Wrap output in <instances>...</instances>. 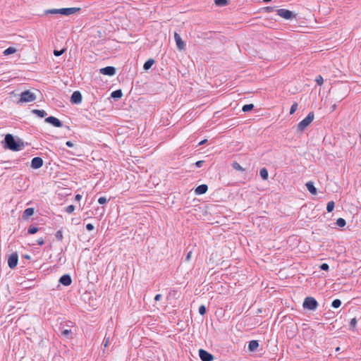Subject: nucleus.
Masks as SVG:
<instances>
[{
	"label": "nucleus",
	"mask_w": 361,
	"mask_h": 361,
	"mask_svg": "<svg viewBox=\"0 0 361 361\" xmlns=\"http://www.w3.org/2000/svg\"><path fill=\"white\" fill-rule=\"evenodd\" d=\"M1 143L4 149H9L13 152L22 150L25 147V142L20 138H16L14 135L10 133L5 135Z\"/></svg>",
	"instance_id": "f257e3e1"
},
{
	"label": "nucleus",
	"mask_w": 361,
	"mask_h": 361,
	"mask_svg": "<svg viewBox=\"0 0 361 361\" xmlns=\"http://www.w3.org/2000/svg\"><path fill=\"white\" fill-rule=\"evenodd\" d=\"M80 8H52L48 9L44 11L45 14H61L63 16H70L79 11Z\"/></svg>",
	"instance_id": "f03ea898"
},
{
	"label": "nucleus",
	"mask_w": 361,
	"mask_h": 361,
	"mask_svg": "<svg viewBox=\"0 0 361 361\" xmlns=\"http://www.w3.org/2000/svg\"><path fill=\"white\" fill-rule=\"evenodd\" d=\"M314 118V114L313 111H310L307 116L302 119L298 124L297 127L298 131L302 132L304 131L310 124L313 121Z\"/></svg>",
	"instance_id": "7ed1b4c3"
},
{
	"label": "nucleus",
	"mask_w": 361,
	"mask_h": 361,
	"mask_svg": "<svg viewBox=\"0 0 361 361\" xmlns=\"http://www.w3.org/2000/svg\"><path fill=\"white\" fill-rule=\"evenodd\" d=\"M37 97L35 93L27 90L21 92L20 94V99L17 102V104H23L27 102H31L36 99Z\"/></svg>",
	"instance_id": "20e7f679"
},
{
	"label": "nucleus",
	"mask_w": 361,
	"mask_h": 361,
	"mask_svg": "<svg viewBox=\"0 0 361 361\" xmlns=\"http://www.w3.org/2000/svg\"><path fill=\"white\" fill-rule=\"evenodd\" d=\"M302 306L305 310H315L318 307V302L314 298L307 297L303 301Z\"/></svg>",
	"instance_id": "39448f33"
},
{
	"label": "nucleus",
	"mask_w": 361,
	"mask_h": 361,
	"mask_svg": "<svg viewBox=\"0 0 361 361\" xmlns=\"http://www.w3.org/2000/svg\"><path fill=\"white\" fill-rule=\"evenodd\" d=\"M276 12L280 17L286 20H290L295 18V14H294L293 12L285 8L277 9Z\"/></svg>",
	"instance_id": "423d86ee"
},
{
	"label": "nucleus",
	"mask_w": 361,
	"mask_h": 361,
	"mask_svg": "<svg viewBox=\"0 0 361 361\" xmlns=\"http://www.w3.org/2000/svg\"><path fill=\"white\" fill-rule=\"evenodd\" d=\"M18 262V255L17 252L12 253L8 259V265L10 269L16 267Z\"/></svg>",
	"instance_id": "0eeeda50"
},
{
	"label": "nucleus",
	"mask_w": 361,
	"mask_h": 361,
	"mask_svg": "<svg viewBox=\"0 0 361 361\" xmlns=\"http://www.w3.org/2000/svg\"><path fill=\"white\" fill-rule=\"evenodd\" d=\"M199 356L202 361H212L214 355L204 349L199 350Z\"/></svg>",
	"instance_id": "6e6552de"
},
{
	"label": "nucleus",
	"mask_w": 361,
	"mask_h": 361,
	"mask_svg": "<svg viewBox=\"0 0 361 361\" xmlns=\"http://www.w3.org/2000/svg\"><path fill=\"white\" fill-rule=\"evenodd\" d=\"M45 122H47L56 128H61L63 126V123L59 118H57L54 116H52L47 117L45 118Z\"/></svg>",
	"instance_id": "1a4fd4ad"
},
{
	"label": "nucleus",
	"mask_w": 361,
	"mask_h": 361,
	"mask_svg": "<svg viewBox=\"0 0 361 361\" xmlns=\"http://www.w3.org/2000/svg\"><path fill=\"white\" fill-rule=\"evenodd\" d=\"M82 96L80 91H74L71 97V102L73 104H79L82 102Z\"/></svg>",
	"instance_id": "9d476101"
},
{
	"label": "nucleus",
	"mask_w": 361,
	"mask_h": 361,
	"mask_svg": "<svg viewBox=\"0 0 361 361\" xmlns=\"http://www.w3.org/2000/svg\"><path fill=\"white\" fill-rule=\"evenodd\" d=\"M116 69L114 66H106L99 70V73L104 75L113 76L116 74Z\"/></svg>",
	"instance_id": "9b49d317"
},
{
	"label": "nucleus",
	"mask_w": 361,
	"mask_h": 361,
	"mask_svg": "<svg viewBox=\"0 0 361 361\" xmlns=\"http://www.w3.org/2000/svg\"><path fill=\"white\" fill-rule=\"evenodd\" d=\"M44 161L41 157H34L31 161V168L38 169L43 166Z\"/></svg>",
	"instance_id": "f8f14e48"
},
{
	"label": "nucleus",
	"mask_w": 361,
	"mask_h": 361,
	"mask_svg": "<svg viewBox=\"0 0 361 361\" xmlns=\"http://www.w3.org/2000/svg\"><path fill=\"white\" fill-rule=\"evenodd\" d=\"M174 39H175L178 49L183 50L185 47V44L183 42V40L182 39V38L180 37V36L177 32L174 33Z\"/></svg>",
	"instance_id": "ddd939ff"
},
{
	"label": "nucleus",
	"mask_w": 361,
	"mask_h": 361,
	"mask_svg": "<svg viewBox=\"0 0 361 361\" xmlns=\"http://www.w3.org/2000/svg\"><path fill=\"white\" fill-rule=\"evenodd\" d=\"M59 283L65 286H68L72 283L71 276L69 274H63L59 279Z\"/></svg>",
	"instance_id": "4468645a"
},
{
	"label": "nucleus",
	"mask_w": 361,
	"mask_h": 361,
	"mask_svg": "<svg viewBox=\"0 0 361 361\" xmlns=\"http://www.w3.org/2000/svg\"><path fill=\"white\" fill-rule=\"evenodd\" d=\"M207 190H208V186H207V185H206V184H202V185H198V186L195 189V195H203V194H205V193L207 192Z\"/></svg>",
	"instance_id": "2eb2a0df"
},
{
	"label": "nucleus",
	"mask_w": 361,
	"mask_h": 361,
	"mask_svg": "<svg viewBox=\"0 0 361 361\" xmlns=\"http://www.w3.org/2000/svg\"><path fill=\"white\" fill-rule=\"evenodd\" d=\"M259 347V341L257 340H252L249 342L248 350L251 352H255Z\"/></svg>",
	"instance_id": "dca6fc26"
},
{
	"label": "nucleus",
	"mask_w": 361,
	"mask_h": 361,
	"mask_svg": "<svg viewBox=\"0 0 361 361\" xmlns=\"http://www.w3.org/2000/svg\"><path fill=\"white\" fill-rule=\"evenodd\" d=\"M305 185L307 187V189L311 194H312V195L317 194V188L314 187V183L312 181L307 182Z\"/></svg>",
	"instance_id": "f3484780"
},
{
	"label": "nucleus",
	"mask_w": 361,
	"mask_h": 361,
	"mask_svg": "<svg viewBox=\"0 0 361 361\" xmlns=\"http://www.w3.org/2000/svg\"><path fill=\"white\" fill-rule=\"evenodd\" d=\"M34 212H35L34 208H32V207L27 208L23 212V219H27V218H29L30 216L33 215Z\"/></svg>",
	"instance_id": "a211bd4d"
},
{
	"label": "nucleus",
	"mask_w": 361,
	"mask_h": 361,
	"mask_svg": "<svg viewBox=\"0 0 361 361\" xmlns=\"http://www.w3.org/2000/svg\"><path fill=\"white\" fill-rule=\"evenodd\" d=\"M123 96V92L121 91V90H116L115 91H113L111 94V97L114 99H121Z\"/></svg>",
	"instance_id": "6ab92c4d"
},
{
	"label": "nucleus",
	"mask_w": 361,
	"mask_h": 361,
	"mask_svg": "<svg viewBox=\"0 0 361 361\" xmlns=\"http://www.w3.org/2000/svg\"><path fill=\"white\" fill-rule=\"evenodd\" d=\"M32 113L40 118H44L47 115V112L42 109H33L32 110Z\"/></svg>",
	"instance_id": "aec40b11"
},
{
	"label": "nucleus",
	"mask_w": 361,
	"mask_h": 361,
	"mask_svg": "<svg viewBox=\"0 0 361 361\" xmlns=\"http://www.w3.org/2000/svg\"><path fill=\"white\" fill-rule=\"evenodd\" d=\"M155 63V61L152 59H149L147 61H146L143 65V68L145 71H147L151 68L152 65Z\"/></svg>",
	"instance_id": "412c9836"
},
{
	"label": "nucleus",
	"mask_w": 361,
	"mask_h": 361,
	"mask_svg": "<svg viewBox=\"0 0 361 361\" xmlns=\"http://www.w3.org/2000/svg\"><path fill=\"white\" fill-rule=\"evenodd\" d=\"M259 174L262 180H266L268 179L269 173L266 168H262L260 169Z\"/></svg>",
	"instance_id": "4be33fe9"
},
{
	"label": "nucleus",
	"mask_w": 361,
	"mask_h": 361,
	"mask_svg": "<svg viewBox=\"0 0 361 361\" xmlns=\"http://www.w3.org/2000/svg\"><path fill=\"white\" fill-rule=\"evenodd\" d=\"M16 52V49L13 47H9L8 48H7L6 49H5L3 52L4 55L5 56H8V55H10L11 54H14Z\"/></svg>",
	"instance_id": "5701e85b"
},
{
	"label": "nucleus",
	"mask_w": 361,
	"mask_h": 361,
	"mask_svg": "<svg viewBox=\"0 0 361 361\" xmlns=\"http://www.w3.org/2000/svg\"><path fill=\"white\" fill-rule=\"evenodd\" d=\"M232 167L237 171H245V169L243 168L237 161H233L232 163Z\"/></svg>",
	"instance_id": "b1692460"
},
{
	"label": "nucleus",
	"mask_w": 361,
	"mask_h": 361,
	"mask_svg": "<svg viewBox=\"0 0 361 361\" xmlns=\"http://www.w3.org/2000/svg\"><path fill=\"white\" fill-rule=\"evenodd\" d=\"M253 108H254V104H245L243 106L242 110L244 112H247V111H250L252 110Z\"/></svg>",
	"instance_id": "393cba45"
},
{
	"label": "nucleus",
	"mask_w": 361,
	"mask_h": 361,
	"mask_svg": "<svg viewBox=\"0 0 361 361\" xmlns=\"http://www.w3.org/2000/svg\"><path fill=\"white\" fill-rule=\"evenodd\" d=\"M335 207V203L334 201H330L326 204V210L328 212H331Z\"/></svg>",
	"instance_id": "a878e982"
},
{
	"label": "nucleus",
	"mask_w": 361,
	"mask_h": 361,
	"mask_svg": "<svg viewBox=\"0 0 361 361\" xmlns=\"http://www.w3.org/2000/svg\"><path fill=\"white\" fill-rule=\"evenodd\" d=\"M214 2L218 6H225L228 4V0H214Z\"/></svg>",
	"instance_id": "bb28decb"
},
{
	"label": "nucleus",
	"mask_w": 361,
	"mask_h": 361,
	"mask_svg": "<svg viewBox=\"0 0 361 361\" xmlns=\"http://www.w3.org/2000/svg\"><path fill=\"white\" fill-rule=\"evenodd\" d=\"M341 305V301L339 299H335L331 302V307L334 308H338Z\"/></svg>",
	"instance_id": "cd10ccee"
},
{
	"label": "nucleus",
	"mask_w": 361,
	"mask_h": 361,
	"mask_svg": "<svg viewBox=\"0 0 361 361\" xmlns=\"http://www.w3.org/2000/svg\"><path fill=\"white\" fill-rule=\"evenodd\" d=\"M336 225L339 227H344L346 224V221L343 218H338L336 221Z\"/></svg>",
	"instance_id": "c85d7f7f"
},
{
	"label": "nucleus",
	"mask_w": 361,
	"mask_h": 361,
	"mask_svg": "<svg viewBox=\"0 0 361 361\" xmlns=\"http://www.w3.org/2000/svg\"><path fill=\"white\" fill-rule=\"evenodd\" d=\"M357 319L356 318H353L350 322V329L352 330V331H355V327H356V324H357Z\"/></svg>",
	"instance_id": "c756f323"
},
{
	"label": "nucleus",
	"mask_w": 361,
	"mask_h": 361,
	"mask_svg": "<svg viewBox=\"0 0 361 361\" xmlns=\"http://www.w3.org/2000/svg\"><path fill=\"white\" fill-rule=\"evenodd\" d=\"M38 231H39L38 227H36V226H30L28 228L27 233H28L29 234H35V233H36Z\"/></svg>",
	"instance_id": "7c9ffc66"
},
{
	"label": "nucleus",
	"mask_w": 361,
	"mask_h": 361,
	"mask_svg": "<svg viewBox=\"0 0 361 361\" xmlns=\"http://www.w3.org/2000/svg\"><path fill=\"white\" fill-rule=\"evenodd\" d=\"M298 109V103L294 102L290 109V114H293Z\"/></svg>",
	"instance_id": "2f4dec72"
},
{
	"label": "nucleus",
	"mask_w": 361,
	"mask_h": 361,
	"mask_svg": "<svg viewBox=\"0 0 361 361\" xmlns=\"http://www.w3.org/2000/svg\"><path fill=\"white\" fill-rule=\"evenodd\" d=\"M66 49H65V48H64V49H61V50H56V49H55V50L54 51V56H60L61 55H62V54L66 51Z\"/></svg>",
	"instance_id": "473e14b6"
},
{
	"label": "nucleus",
	"mask_w": 361,
	"mask_h": 361,
	"mask_svg": "<svg viewBox=\"0 0 361 361\" xmlns=\"http://www.w3.org/2000/svg\"><path fill=\"white\" fill-rule=\"evenodd\" d=\"M315 82L318 85H322L324 82V79L322 75H319L315 78Z\"/></svg>",
	"instance_id": "72a5a7b5"
},
{
	"label": "nucleus",
	"mask_w": 361,
	"mask_h": 361,
	"mask_svg": "<svg viewBox=\"0 0 361 361\" xmlns=\"http://www.w3.org/2000/svg\"><path fill=\"white\" fill-rule=\"evenodd\" d=\"M55 237L56 238L59 240V241H61L63 239V233H62V231L61 230H59L56 234H55Z\"/></svg>",
	"instance_id": "f704fd0d"
},
{
	"label": "nucleus",
	"mask_w": 361,
	"mask_h": 361,
	"mask_svg": "<svg viewBox=\"0 0 361 361\" xmlns=\"http://www.w3.org/2000/svg\"><path fill=\"white\" fill-rule=\"evenodd\" d=\"M72 334V331L71 329H64V330H62L61 331V334L66 337V338H68L69 336Z\"/></svg>",
	"instance_id": "c9c22d12"
},
{
	"label": "nucleus",
	"mask_w": 361,
	"mask_h": 361,
	"mask_svg": "<svg viewBox=\"0 0 361 361\" xmlns=\"http://www.w3.org/2000/svg\"><path fill=\"white\" fill-rule=\"evenodd\" d=\"M207 312V308L204 305H200V307H199V313L201 314V315H204Z\"/></svg>",
	"instance_id": "e433bc0d"
},
{
	"label": "nucleus",
	"mask_w": 361,
	"mask_h": 361,
	"mask_svg": "<svg viewBox=\"0 0 361 361\" xmlns=\"http://www.w3.org/2000/svg\"><path fill=\"white\" fill-rule=\"evenodd\" d=\"M107 201H108V200L106 199V197H100L98 199V203L100 204H104L106 203Z\"/></svg>",
	"instance_id": "4c0bfd02"
},
{
	"label": "nucleus",
	"mask_w": 361,
	"mask_h": 361,
	"mask_svg": "<svg viewBox=\"0 0 361 361\" xmlns=\"http://www.w3.org/2000/svg\"><path fill=\"white\" fill-rule=\"evenodd\" d=\"M75 210V206L71 204V205H69L66 208V212L67 213H72L73 211Z\"/></svg>",
	"instance_id": "58836bf2"
},
{
	"label": "nucleus",
	"mask_w": 361,
	"mask_h": 361,
	"mask_svg": "<svg viewBox=\"0 0 361 361\" xmlns=\"http://www.w3.org/2000/svg\"><path fill=\"white\" fill-rule=\"evenodd\" d=\"M319 268L322 271H328L329 269V266L326 263H323L320 265Z\"/></svg>",
	"instance_id": "ea45409f"
},
{
	"label": "nucleus",
	"mask_w": 361,
	"mask_h": 361,
	"mask_svg": "<svg viewBox=\"0 0 361 361\" xmlns=\"http://www.w3.org/2000/svg\"><path fill=\"white\" fill-rule=\"evenodd\" d=\"M275 6H267V7H265L264 9L267 12H273L274 10H275Z\"/></svg>",
	"instance_id": "a19ab883"
},
{
	"label": "nucleus",
	"mask_w": 361,
	"mask_h": 361,
	"mask_svg": "<svg viewBox=\"0 0 361 361\" xmlns=\"http://www.w3.org/2000/svg\"><path fill=\"white\" fill-rule=\"evenodd\" d=\"M191 256H192V251H189L185 256V261L189 262L191 259Z\"/></svg>",
	"instance_id": "79ce46f5"
},
{
	"label": "nucleus",
	"mask_w": 361,
	"mask_h": 361,
	"mask_svg": "<svg viewBox=\"0 0 361 361\" xmlns=\"http://www.w3.org/2000/svg\"><path fill=\"white\" fill-rule=\"evenodd\" d=\"M94 228V226L92 224H87L86 225V229L87 231H92Z\"/></svg>",
	"instance_id": "37998d69"
},
{
	"label": "nucleus",
	"mask_w": 361,
	"mask_h": 361,
	"mask_svg": "<svg viewBox=\"0 0 361 361\" xmlns=\"http://www.w3.org/2000/svg\"><path fill=\"white\" fill-rule=\"evenodd\" d=\"M37 243L39 245H43L44 244V240L42 238H40L37 240Z\"/></svg>",
	"instance_id": "c03bdc74"
},
{
	"label": "nucleus",
	"mask_w": 361,
	"mask_h": 361,
	"mask_svg": "<svg viewBox=\"0 0 361 361\" xmlns=\"http://www.w3.org/2000/svg\"><path fill=\"white\" fill-rule=\"evenodd\" d=\"M204 162V161H203V160L197 161V162H195V166L197 167L200 168L202 166Z\"/></svg>",
	"instance_id": "a18cd8bd"
},
{
	"label": "nucleus",
	"mask_w": 361,
	"mask_h": 361,
	"mask_svg": "<svg viewBox=\"0 0 361 361\" xmlns=\"http://www.w3.org/2000/svg\"><path fill=\"white\" fill-rule=\"evenodd\" d=\"M162 298V295L161 294H157L154 297L155 301H159Z\"/></svg>",
	"instance_id": "49530a36"
},
{
	"label": "nucleus",
	"mask_w": 361,
	"mask_h": 361,
	"mask_svg": "<svg viewBox=\"0 0 361 361\" xmlns=\"http://www.w3.org/2000/svg\"><path fill=\"white\" fill-rule=\"evenodd\" d=\"M66 145L68 147H73L74 145L71 141H67L66 142Z\"/></svg>",
	"instance_id": "de8ad7c7"
},
{
	"label": "nucleus",
	"mask_w": 361,
	"mask_h": 361,
	"mask_svg": "<svg viewBox=\"0 0 361 361\" xmlns=\"http://www.w3.org/2000/svg\"><path fill=\"white\" fill-rule=\"evenodd\" d=\"M82 198V195H80V194H77L75 196V199L76 201H80Z\"/></svg>",
	"instance_id": "09e8293b"
},
{
	"label": "nucleus",
	"mask_w": 361,
	"mask_h": 361,
	"mask_svg": "<svg viewBox=\"0 0 361 361\" xmlns=\"http://www.w3.org/2000/svg\"><path fill=\"white\" fill-rule=\"evenodd\" d=\"M207 141V140H204L201 141V142L199 143V145H204Z\"/></svg>",
	"instance_id": "8fccbe9b"
},
{
	"label": "nucleus",
	"mask_w": 361,
	"mask_h": 361,
	"mask_svg": "<svg viewBox=\"0 0 361 361\" xmlns=\"http://www.w3.org/2000/svg\"><path fill=\"white\" fill-rule=\"evenodd\" d=\"M23 257H24V258H25V259H30V255H23Z\"/></svg>",
	"instance_id": "3c124183"
},
{
	"label": "nucleus",
	"mask_w": 361,
	"mask_h": 361,
	"mask_svg": "<svg viewBox=\"0 0 361 361\" xmlns=\"http://www.w3.org/2000/svg\"><path fill=\"white\" fill-rule=\"evenodd\" d=\"M271 1V0H263V1H264V2H266V3L269 2V1Z\"/></svg>",
	"instance_id": "603ef678"
},
{
	"label": "nucleus",
	"mask_w": 361,
	"mask_h": 361,
	"mask_svg": "<svg viewBox=\"0 0 361 361\" xmlns=\"http://www.w3.org/2000/svg\"><path fill=\"white\" fill-rule=\"evenodd\" d=\"M340 350H341L340 347H337V348H336V351H339Z\"/></svg>",
	"instance_id": "864d4df0"
},
{
	"label": "nucleus",
	"mask_w": 361,
	"mask_h": 361,
	"mask_svg": "<svg viewBox=\"0 0 361 361\" xmlns=\"http://www.w3.org/2000/svg\"><path fill=\"white\" fill-rule=\"evenodd\" d=\"M108 343V340L105 342L104 346H106Z\"/></svg>",
	"instance_id": "5fc2aeb1"
}]
</instances>
